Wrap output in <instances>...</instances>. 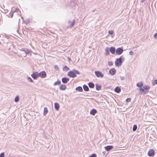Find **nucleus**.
Returning <instances> with one entry per match:
<instances>
[{"label":"nucleus","mask_w":157,"mask_h":157,"mask_svg":"<svg viewBox=\"0 0 157 157\" xmlns=\"http://www.w3.org/2000/svg\"><path fill=\"white\" fill-rule=\"evenodd\" d=\"M124 58L123 56H121L119 58L116 59L115 62V65L117 66L121 65L122 63L124 61Z\"/></svg>","instance_id":"f257e3e1"},{"label":"nucleus","mask_w":157,"mask_h":157,"mask_svg":"<svg viewBox=\"0 0 157 157\" xmlns=\"http://www.w3.org/2000/svg\"><path fill=\"white\" fill-rule=\"evenodd\" d=\"M67 75L70 77L75 78L76 76V75L75 72L73 71H70L68 72Z\"/></svg>","instance_id":"f03ea898"},{"label":"nucleus","mask_w":157,"mask_h":157,"mask_svg":"<svg viewBox=\"0 0 157 157\" xmlns=\"http://www.w3.org/2000/svg\"><path fill=\"white\" fill-rule=\"evenodd\" d=\"M38 75L39 77H41L42 78H44L46 76L47 74L45 72L43 71L38 73Z\"/></svg>","instance_id":"7ed1b4c3"},{"label":"nucleus","mask_w":157,"mask_h":157,"mask_svg":"<svg viewBox=\"0 0 157 157\" xmlns=\"http://www.w3.org/2000/svg\"><path fill=\"white\" fill-rule=\"evenodd\" d=\"M123 51V49L122 48H117L116 51V54L121 55V54Z\"/></svg>","instance_id":"20e7f679"},{"label":"nucleus","mask_w":157,"mask_h":157,"mask_svg":"<svg viewBox=\"0 0 157 157\" xmlns=\"http://www.w3.org/2000/svg\"><path fill=\"white\" fill-rule=\"evenodd\" d=\"M31 76L34 79H36L39 77L38 73L37 72H34Z\"/></svg>","instance_id":"39448f33"},{"label":"nucleus","mask_w":157,"mask_h":157,"mask_svg":"<svg viewBox=\"0 0 157 157\" xmlns=\"http://www.w3.org/2000/svg\"><path fill=\"white\" fill-rule=\"evenodd\" d=\"M94 73L95 75L97 77H100L101 78H102L103 77V75L100 71H95Z\"/></svg>","instance_id":"423d86ee"},{"label":"nucleus","mask_w":157,"mask_h":157,"mask_svg":"<svg viewBox=\"0 0 157 157\" xmlns=\"http://www.w3.org/2000/svg\"><path fill=\"white\" fill-rule=\"evenodd\" d=\"M20 50L24 52L26 55H28L32 52L31 50H29L26 48H22V49H21Z\"/></svg>","instance_id":"0eeeda50"},{"label":"nucleus","mask_w":157,"mask_h":157,"mask_svg":"<svg viewBox=\"0 0 157 157\" xmlns=\"http://www.w3.org/2000/svg\"><path fill=\"white\" fill-rule=\"evenodd\" d=\"M150 87L148 85H145L143 87L140 88V90L141 91V92H144V90H147L149 89Z\"/></svg>","instance_id":"6e6552de"},{"label":"nucleus","mask_w":157,"mask_h":157,"mask_svg":"<svg viewBox=\"0 0 157 157\" xmlns=\"http://www.w3.org/2000/svg\"><path fill=\"white\" fill-rule=\"evenodd\" d=\"M154 151L153 149H150L148 152V155L150 156H153L154 155Z\"/></svg>","instance_id":"1a4fd4ad"},{"label":"nucleus","mask_w":157,"mask_h":157,"mask_svg":"<svg viewBox=\"0 0 157 157\" xmlns=\"http://www.w3.org/2000/svg\"><path fill=\"white\" fill-rule=\"evenodd\" d=\"M109 72L111 75H113L115 74L116 72V70L115 68H112L110 69Z\"/></svg>","instance_id":"9d476101"},{"label":"nucleus","mask_w":157,"mask_h":157,"mask_svg":"<svg viewBox=\"0 0 157 157\" xmlns=\"http://www.w3.org/2000/svg\"><path fill=\"white\" fill-rule=\"evenodd\" d=\"M113 147L112 145H109L105 147V149L107 151H109L113 148Z\"/></svg>","instance_id":"9b49d317"},{"label":"nucleus","mask_w":157,"mask_h":157,"mask_svg":"<svg viewBox=\"0 0 157 157\" xmlns=\"http://www.w3.org/2000/svg\"><path fill=\"white\" fill-rule=\"evenodd\" d=\"M69 79L66 77H64L62 78V81L63 83H66L69 81Z\"/></svg>","instance_id":"f8f14e48"},{"label":"nucleus","mask_w":157,"mask_h":157,"mask_svg":"<svg viewBox=\"0 0 157 157\" xmlns=\"http://www.w3.org/2000/svg\"><path fill=\"white\" fill-rule=\"evenodd\" d=\"M115 48L114 47H111L109 48V51L112 54H114L116 52Z\"/></svg>","instance_id":"ddd939ff"},{"label":"nucleus","mask_w":157,"mask_h":157,"mask_svg":"<svg viewBox=\"0 0 157 157\" xmlns=\"http://www.w3.org/2000/svg\"><path fill=\"white\" fill-rule=\"evenodd\" d=\"M97 113V111L95 109H92L90 112V114L92 115H94L95 114Z\"/></svg>","instance_id":"4468645a"},{"label":"nucleus","mask_w":157,"mask_h":157,"mask_svg":"<svg viewBox=\"0 0 157 157\" xmlns=\"http://www.w3.org/2000/svg\"><path fill=\"white\" fill-rule=\"evenodd\" d=\"M114 91L117 93H119L121 91V89L120 87L117 86L114 89Z\"/></svg>","instance_id":"2eb2a0df"},{"label":"nucleus","mask_w":157,"mask_h":157,"mask_svg":"<svg viewBox=\"0 0 157 157\" xmlns=\"http://www.w3.org/2000/svg\"><path fill=\"white\" fill-rule=\"evenodd\" d=\"M88 85L89 87L90 88H93L94 87V84L92 82H90L88 83Z\"/></svg>","instance_id":"dca6fc26"},{"label":"nucleus","mask_w":157,"mask_h":157,"mask_svg":"<svg viewBox=\"0 0 157 157\" xmlns=\"http://www.w3.org/2000/svg\"><path fill=\"white\" fill-rule=\"evenodd\" d=\"M54 107L55 109L57 110H59V104L57 102H56L54 104Z\"/></svg>","instance_id":"f3484780"},{"label":"nucleus","mask_w":157,"mask_h":157,"mask_svg":"<svg viewBox=\"0 0 157 157\" xmlns=\"http://www.w3.org/2000/svg\"><path fill=\"white\" fill-rule=\"evenodd\" d=\"M59 89L61 90H65L66 89V86L63 84H62L59 87Z\"/></svg>","instance_id":"a211bd4d"},{"label":"nucleus","mask_w":157,"mask_h":157,"mask_svg":"<svg viewBox=\"0 0 157 157\" xmlns=\"http://www.w3.org/2000/svg\"><path fill=\"white\" fill-rule=\"evenodd\" d=\"M83 87L85 91H88L89 90V88L85 84L83 86Z\"/></svg>","instance_id":"6ab92c4d"},{"label":"nucleus","mask_w":157,"mask_h":157,"mask_svg":"<svg viewBox=\"0 0 157 157\" xmlns=\"http://www.w3.org/2000/svg\"><path fill=\"white\" fill-rule=\"evenodd\" d=\"M75 90L76 91L79 92H82L83 91V89L82 87L81 86H79L76 88Z\"/></svg>","instance_id":"aec40b11"},{"label":"nucleus","mask_w":157,"mask_h":157,"mask_svg":"<svg viewBox=\"0 0 157 157\" xmlns=\"http://www.w3.org/2000/svg\"><path fill=\"white\" fill-rule=\"evenodd\" d=\"M75 20L74 19L72 21H69L68 22L69 24H70V26L72 27L75 25Z\"/></svg>","instance_id":"412c9836"},{"label":"nucleus","mask_w":157,"mask_h":157,"mask_svg":"<svg viewBox=\"0 0 157 157\" xmlns=\"http://www.w3.org/2000/svg\"><path fill=\"white\" fill-rule=\"evenodd\" d=\"M101 88V86L98 84H96V89L97 90H99Z\"/></svg>","instance_id":"4be33fe9"},{"label":"nucleus","mask_w":157,"mask_h":157,"mask_svg":"<svg viewBox=\"0 0 157 157\" xmlns=\"http://www.w3.org/2000/svg\"><path fill=\"white\" fill-rule=\"evenodd\" d=\"M105 55H109V48L107 47H106L105 49Z\"/></svg>","instance_id":"5701e85b"},{"label":"nucleus","mask_w":157,"mask_h":157,"mask_svg":"<svg viewBox=\"0 0 157 157\" xmlns=\"http://www.w3.org/2000/svg\"><path fill=\"white\" fill-rule=\"evenodd\" d=\"M48 113V110L46 107H44V110L43 115H45Z\"/></svg>","instance_id":"b1692460"},{"label":"nucleus","mask_w":157,"mask_h":157,"mask_svg":"<svg viewBox=\"0 0 157 157\" xmlns=\"http://www.w3.org/2000/svg\"><path fill=\"white\" fill-rule=\"evenodd\" d=\"M136 86L140 88H142L141 87L143 86V84L142 82H141L140 83H137L136 84Z\"/></svg>","instance_id":"393cba45"},{"label":"nucleus","mask_w":157,"mask_h":157,"mask_svg":"<svg viewBox=\"0 0 157 157\" xmlns=\"http://www.w3.org/2000/svg\"><path fill=\"white\" fill-rule=\"evenodd\" d=\"M61 83V81L60 80H58L54 84V86H56L58 84H59Z\"/></svg>","instance_id":"a878e982"},{"label":"nucleus","mask_w":157,"mask_h":157,"mask_svg":"<svg viewBox=\"0 0 157 157\" xmlns=\"http://www.w3.org/2000/svg\"><path fill=\"white\" fill-rule=\"evenodd\" d=\"M19 101V97L18 96H17L14 99V101L17 102Z\"/></svg>","instance_id":"bb28decb"},{"label":"nucleus","mask_w":157,"mask_h":157,"mask_svg":"<svg viewBox=\"0 0 157 157\" xmlns=\"http://www.w3.org/2000/svg\"><path fill=\"white\" fill-rule=\"evenodd\" d=\"M137 128V126L135 124L133 125L132 128V130L133 131H135L136 130Z\"/></svg>","instance_id":"cd10ccee"},{"label":"nucleus","mask_w":157,"mask_h":157,"mask_svg":"<svg viewBox=\"0 0 157 157\" xmlns=\"http://www.w3.org/2000/svg\"><path fill=\"white\" fill-rule=\"evenodd\" d=\"M27 80L30 82H33V81L32 79L30 77H28L27 78Z\"/></svg>","instance_id":"c85d7f7f"},{"label":"nucleus","mask_w":157,"mask_h":157,"mask_svg":"<svg viewBox=\"0 0 157 157\" xmlns=\"http://www.w3.org/2000/svg\"><path fill=\"white\" fill-rule=\"evenodd\" d=\"M73 71L75 72V74H77V75L80 74V72L79 71H77V70L73 69Z\"/></svg>","instance_id":"c756f323"},{"label":"nucleus","mask_w":157,"mask_h":157,"mask_svg":"<svg viewBox=\"0 0 157 157\" xmlns=\"http://www.w3.org/2000/svg\"><path fill=\"white\" fill-rule=\"evenodd\" d=\"M64 68L65 70L66 71H67L69 70V68L66 66L64 67Z\"/></svg>","instance_id":"7c9ffc66"},{"label":"nucleus","mask_w":157,"mask_h":157,"mask_svg":"<svg viewBox=\"0 0 157 157\" xmlns=\"http://www.w3.org/2000/svg\"><path fill=\"white\" fill-rule=\"evenodd\" d=\"M157 84V80H155L153 81L152 82L153 85H154Z\"/></svg>","instance_id":"2f4dec72"},{"label":"nucleus","mask_w":157,"mask_h":157,"mask_svg":"<svg viewBox=\"0 0 157 157\" xmlns=\"http://www.w3.org/2000/svg\"><path fill=\"white\" fill-rule=\"evenodd\" d=\"M54 68L56 71L58 70V67L57 65H56L54 66Z\"/></svg>","instance_id":"473e14b6"},{"label":"nucleus","mask_w":157,"mask_h":157,"mask_svg":"<svg viewBox=\"0 0 157 157\" xmlns=\"http://www.w3.org/2000/svg\"><path fill=\"white\" fill-rule=\"evenodd\" d=\"M109 34L112 35L113 33V30H109L108 32Z\"/></svg>","instance_id":"72a5a7b5"},{"label":"nucleus","mask_w":157,"mask_h":157,"mask_svg":"<svg viewBox=\"0 0 157 157\" xmlns=\"http://www.w3.org/2000/svg\"><path fill=\"white\" fill-rule=\"evenodd\" d=\"M96 155L95 154H93L91 155L89 157H96Z\"/></svg>","instance_id":"f704fd0d"},{"label":"nucleus","mask_w":157,"mask_h":157,"mask_svg":"<svg viewBox=\"0 0 157 157\" xmlns=\"http://www.w3.org/2000/svg\"><path fill=\"white\" fill-rule=\"evenodd\" d=\"M4 157V152L1 153L0 154V157Z\"/></svg>","instance_id":"c9c22d12"},{"label":"nucleus","mask_w":157,"mask_h":157,"mask_svg":"<svg viewBox=\"0 0 157 157\" xmlns=\"http://www.w3.org/2000/svg\"><path fill=\"white\" fill-rule=\"evenodd\" d=\"M131 98H127L126 99V101L127 102H130L131 101Z\"/></svg>","instance_id":"e433bc0d"},{"label":"nucleus","mask_w":157,"mask_h":157,"mask_svg":"<svg viewBox=\"0 0 157 157\" xmlns=\"http://www.w3.org/2000/svg\"><path fill=\"white\" fill-rule=\"evenodd\" d=\"M153 36L155 39H157V33H155Z\"/></svg>","instance_id":"4c0bfd02"},{"label":"nucleus","mask_w":157,"mask_h":157,"mask_svg":"<svg viewBox=\"0 0 157 157\" xmlns=\"http://www.w3.org/2000/svg\"><path fill=\"white\" fill-rule=\"evenodd\" d=\"M108 65L109 66H111L113 64V63L112 61H109L108 62Z\"/></svg>","instance_id":"58836bf2"},{"label":"nucleus","mask_w":157,"mask_h":157,"mask_svg":"<svg viewBox=\"0 0 157 157\" xmlns=\"http://www.w3.org/2000/svg\"><path fill=\"white\" fill-rule=\"evenodd\" d=\"M129 54L130 55H134V53L132 51H130L129 52Z\"/></svg>","instance_id":"ea45409f"},{"label":"nucleus","mask_w":157,"mask_h":157,"mask_svg":"<svg viewBox=\"0 0 157 157\" xmlns=\"http://www.w3.org/2000/svg\"><path fill=\"white\" fill-rule=\"evenodd\" d=\"M120 78L121 80H123L125 79V78L124 77L120 76Z\"/></svg>","instance_id":"a19ab883"},{"label":"nucleus","mask_w":157,"mask_h":157,"mask_svg":"<svg viewBox=\"0 0 157 157\" xmlns=\"http://www.w3.org/2000/svg\"><path fill=\"white\" fill-rule=\"evenodd\" d=\"M14 12H12L11 13L10 15L11 16V18H12L13 17V14Z\"/></svg>","instance_id":"79ce46f5"},{"label":"nucleus","mask_w":157,"mask_h":157,"mask_svg":"<svg viewBox=\"0 0 157 157\" xmlns=\"http://www.w3.org/2000/svg\"><path fill=\"white\" fill-rule=\"evenodd\" d=\"M19 9H16V10L14 11H13L14 12H17V10H18Z\"/></svg>","instance_id":"37998d69"},{"label":"nucleus","mask_w":157,"mask_h":157,"mask_svg":"<svg viewBox=\"0 0 157 157\" xmlns=\"http://www.w3.org/2000/svg\"><path fill=\"white\" fill-rule=\"evenodd\" d=\"M148 91H146L144 93V94H146L147 93H148Z\"/></svg>","instance_id":"c03bdc74"},{"label":"nucleus","mask_w":157,"mask_h":157,"mask_svg":"<svg viewBox=\"0 0 157 157\" xmlns=\"http://www.w3.org/2000/svg\"><path fill=\"white\" fill-rule=\"evenodd\" d=\"M71 3H73V4H74V5H75V2H73V1H71Z\"/></svg>","instance_id":"a18cd8bd"},{"label":"nucleus","mask_w":157,"mask_h":157,"mask_svg":"<svg viewBox=\"0 0 157 157\" xmlns=\"http://www.w3.org/2000/svg\"><path fill=\"white\" fill-rule=\"evenodd\" d=\"M29 22V20H28L27 21V23H28Z\"/></svg>","instance_id":"49530a36"},{"label":"nucleus","mask_w":157,"mask_h":157,"mask_svg":"<svg viewBox=\"0 0 157 157\" xmlns=\"http://www.w3.org/2000/svg\"><path fill=\"white\" fill-rule=\"evenodd\" d=\"M94 10L93 11V12H94Z\"/></svg>","instance_id":"de8ad7c7"},{"label":"nucleus","mask_w":157,"mask_h":157,"mask_svg":"<svg viewBox=\"0 0 157 157\" xmlns=\"http://www.w3.org/2000/svg\"><path fill=\"white\" fill-rule=\"evenodd\" d=\"M69 60H71V59H69Z\"/></svg>","instance_id":"09e8293b"}]
</instances>
